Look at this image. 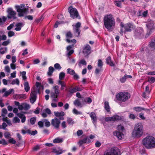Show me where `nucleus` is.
<instances>
[{
  "mask_svg": "<svg viewBox=\"0 0 155 155\" xmlns=\"http://www.w3.org/2000/svg\"><path fill=\"white\" fill-rule=\"evenodd\" d=\"M104 23L105 28L109 31H112L114 28L115 21L113 16L110 14L107 15L104 18Z\"/></svg>",
  "mask_w": 155,
  "mask_h": 155,
  "instance_id": "f257e3e1",
  "label": "nucleus"
},
{
  "mask_svg": "<svg viewBox=\"0 0 155 155\" xmlns=\"http://www.w3.org/2000/svg\"><path fill=\"white\" fill-rule=\"evenodd\" d=\"M143 128L142 124L141 123H137L135 126L132 133V136L134 138H139L143 134Z\"/></svg>",
  "mask_w": 155,
  "mask_h": 155,
  "instance_id": "f03ea898",
  "label": "nucleus"
},
{
  "mask_svg": "<svg viewBox=\"0 0 155 155\" xmlns=\"http://www.w3.org/2000/svg\"><path fill=\"white\" fill-rule=\"evenodd\" d=\"M143 145L147 149L155 148V138L151 136H148L142 140Z\"/></svg>",
  "mask_w": 155,
  "mask_h": 155,
  "instance_id": "7ed1b4c3",
  "label": "nucleus"
},
{
  "mask_svg": "<svg viewBox=\"0 0 155 155\" xmlns=\"http://www.w3.org/2000/svg\"><path fill=\"white\" fill-rule=\"evenodd\" d=\"M130 97V94L126 92H121L117 94L116 96L117 100L121 102H125Z\"/></svg>",
  "mask_w": 155,
  "mask_h": 155,
  "instance_id": "20e7f679",
  "label": "nucleus"
},
{
  "mask_svg": "<svg viewBox=\"0 0 155 155\" xmlns=\"http://www.w3.org/2000/svg\"><path fill=\"white\" fill-rule=\"evenodd\" d=\"M17 12L18 13V16L19 17H23L25 15H26L28 9L25 8L24 4H21L20 5H17L15 6Z\"/></svg>",
  "mask_w": 155,
  "mask_h": 155,
  "instance_id": "39448f33",
  "label": "nucleus"
},
{
  "mask_svg": "<svg viewBox=\"0 0 155 155\" xmlns=\"http://www.w3.org/2000/svg\"><path fill=\"white\" fill-rule=\"evenodd\" d=\"M120 26L121 27L124 28V32H130L135 28V26L130 23H128L124 25L122 22L120 24Z\"/></svg>",
  "mask_w": 155,
  "mask_h": 155,
  "instance_id": "423d86ee",
  "label": "nucleus"
},
{
  "mask_svg": "<svg viewBox=\"0 0 155 155\" xmlns=\"http://www.w3.org/2000/svg\"><path fill=\"white\" fill-rule=\"evenodd\" d=\"M8 13L7 17L8 19L12 18L15 19L17 18L16 16V12L14 11L12 8H8L7 10Z\"/></svg>",
  "mask_w": 155,
  "mask_h": 155,
  "instance_id": "0eeeda50",
  "label": "nucleus"
},
{
  "mask_svg": "<svg viewBox=\"0 0 155 155\" xmlns=\"http://www.w3.org/2000/svg\"><path fill=\"white\" fill-rule=\"evenodd\" d=\"M68 11L70 15V17L74 19L78 17V13L77 9L74 8H73L72 6L68 8Z\"/></svg>",
  "mask_w": 155,
  "mask_h": 155,
  "instance_id": "6e6552de",
  "label": "nucleus"
},
{
  "mask_svg": "<svg viewBox=\"0 0 155 155\" xmlns=\"http://www.w3.org/2000/svg\"><path fill=\"white\" fill-rule=\"evenodd\" d=\"M119 150L117 147L112 148L110 150L107 152L104 155H118Z\"/></svg>",
  "mask_w": 155,
  "mask_h": 155,
  "instance_id": "1a4fd4ad",
  "label": "nucleus"
},
{
  "mask_svg": "<svg viewBox=\"0 0 155 155\" xmlns=\"http://www.w3.org/2000/svg\"><path fill=\"white\" fill-rule=\"evenodd\" d=\"M121 117L117 115H115L113 117H107L105 118L106 122L115 121H118L121 119Z\"/></svg>",
  "mask_w": 155,
  "mask_h": 155,
  "instance_id": "9d476101",
  "label": "nucleus"
},
{
  "mask_svg": "<svg viewBox=\"0 0 155 155\" xmlns=\"http://www.w3.org/2000/svg\"><path fill=\"white\" fill-rule=\"evenodd\" d=\"M91 48L90 46L88 44L86 45L83 48V53L85 57L87 56L91 53Z\"/></svg>",
  "mask_w": 155,
  "mask_h": 155,
  "instance_id": "9b49d317",
  "label": "nucleus"
},
{
  "mask_svg": "<svg viewBox=\"0 0 155 155\" xmlns=\"http://www.w3.org/2000/svg\"><path fill=\"white\" fill-rule=\"evenodd\" d=\"M61 122L57 118L55 117L54 119H52L51 121V125L54 127L56 129H58Z\"/></svg>",
  "mask_w": 155,
  "mask_h": 155,
  "instance_id": "f8f14e48",
  "label": "nucleus"
},
{
  "mask_svg": "<svg viewBox=\"0 0 155 155\" xmlns=\"http://www.w3.org/2000/svg\"><path fill=\"white\" fill-rule=\"evenodd\" d=\"M37 98V94L35 91L31 92L30 96V100L32 103H34L36 101Z\"/></svg>",
  "mask_w": 155,
  "mask_h": 155,
  "instance_id": "ddd939ff",
  "label": "nucleus"
},
{
  "mask_svg": "<svg viewBox=\"0 0 155 155\" xmlns=\"http://www.w3.org/2000/svg\"><path fill=\"white\" fill-rule=\"evenodd\" d=\"M146 25L148 29L150 31L154 30L153 26V21L152 20H150L148 21L146 24Z\"/></svg>",
  "mask_w": 155,
  "mask_h": 155,
  "instance_id": "4468645a",
  "label": "nucleus"
},
{
  "mask_svg": "<svg viewBox=\"0 0 155 155\" xmlns=\"http://www.w3.org/2000/svg\"><path fill=\"white\" fill-rule=\"evenodd\" d=\"M90 117L91 118L92 123L94 125H96L97 122V117L95 113L92 112L90 114Z\"/></svg>",
  "mask_w": 155,
  "mask_h": 155,
  "instance_id": "2eb2a0df",
  "label": "nucleus"
},
{
  "mask_svg": "<svg viewBox=\"0 0 155 155\" xmlns=\"http://www.w3.org/2000/svg\"><path fill=\"white\" fill-rule=\"evenodd\" d=\"M69 89V90L68 91L71 94H72L77 91H80L82 90V89L81 88L79 87H78L77 86H75L73 88H70Z\"/></svg>",
  "mask_w": 155,
  "mask_h": 155,
  "instance_id": "dca6fc26",
  "label": "nucleus"
},
{
  "mask_svg": "<svg viewBox=\"0 0 155 155\" xmlns=\"http://www.w3.org/2000/svg\"><path fill=\"white\" fill-rule=\"evenodd\" d=\"M132 77V76L130 75L125 74L123 77L120 78V80L121 83H123L126 81L127 78H131Z\"/></svg>",
  "mask_w": 155,
  "mask_h": 155,
  "instance_id": "f3484780",
  "label": "nucleus"
},
{
  "mask_svg": "<svg viewBox=\"0 0 155 155\" xmlns=\"http://www.w3.org/2000/svg\"><path fill=\"white\" fill-rule=\"evenodd\" d=\"M114 135L116 136L119 140H121L122 138V137L123 135L122 132L117 131H115L114 132Z\"/></svg>",
  "mask_w": 155,
  "mask_h": 155,
  "instance_id": "a211bd4d",
  "label": "nucleus"
},
{
  "mask_svg": "<svg viewBox=\"0 0 155 155\" xmlns=\"http://www.w3.org/2000/svg\"><path fill=\"white\" fill-rule=\"evenodd\" d=\"M106 62L107 64L112 67L114 66V64L111 61V58L110 56H108L106 58Z\"/></svg>",
  "mask_w": 155,
  "mask_h": 155,
  "instance_id": "6ab92c4d",
  "label": "nucleus"
},
{
  "mask_svg": "<svg viewBox=\"0 0 155 155\" xmlns=\"http://www.w3.org/2000/svg\"><path fill=\"white\" fill-rule=\"evenodd\" d=\"M59 94L52 92L51 94V97L53 98V101L54 102H57L58 100L57 99L59 96Z\"/></svg>",
  "mask_w": 155,
  "mask_h": 155,
  "instance_id": "aec40b11",
  "label": "nucleus"
},
{
  "mask_svg": "<svg viewBox=\"0 0 155 155\" xmlns=\"http://www.w3.org/2000/svg\"><path fill=\"white\" fill-rule=\"evenodd\" d=\"M59 85H61L60 88L61 90V91L63 90L64 89V87H66V84L65 82L64 81L61 80H59L58 82Z\"/></svg>",
  "mask_w": 155,
  "mask_h": 155,
  "instance_id": "412c9836",
  "label": "nucleus"
},
{
  "mask_svg": "<svg viewBox=\"0 0 155 155\" xmlns=\"http://www.w3.org/2000/svg\"><path fill=\"white\" fill-rule=\"evenodd\" d=\"M104 108L107 112H109L110 111V108L109 105V102L106 101L104 103Z\"/></svg>",
  "mask_w": 155,
  "mask_h": 155,
  "instance_id": "4be33fe9",
  "label": "nucleus"
},
{
  "mask_svg": "<svg viewBox=\"0 0 155 155\" xmlns=\"http://www.w3.org/2000/svg\"><path fill=\"white\" fill-rule=\"evenodd\" d=\"M54 70V69L53 67L51 66L49 67L48 68V71L47 73L48 75L49 76H51Z\"/></svg>",
  "mask_w": 155,
  "mask_h": 155,
  "instance_id": "5701e85b",
  "label": "nucleus"
},
{
  "mask_svg": "<svg viewBox=\"0 0 155 155\" xmlns=\"http://www.w3.org/2000/svg\"><path fill=\"white\" fill-rule=\"evenodd\" d=\"M24 85L25 90L26 92H28L29 91L30 88L28 81L25 82L24 84Z\"/></svg>",
  "mask_w": 155,
  "mask_h": 155,
  "instance_id": "b1692460",
  "label": "nucleus"
},
{
  "mask_svg": "<svg viewBox=\"0 0 155 155\" xmlns=\"http://www.w3.org/2000/svg\"><path fill=\"white\" fill-rule=\"evenodd\" d=\"M25 96L23 94H17L16 95L15 97L16 99L19 100H21L23 99H25L24 98Z\"/></svg>",
  "mask_w": 155,
  "mask_h": 155,
  "instance_id": "393cba45",
  "label": "nucleus"
},
{
  "mask_svg": "<svg viewBox=\"0 0 155 155\" xmlns=\"http://www.w3.org/2000/svg\"><path fill=\"white\" fill-rule=\"evenodd\" d=\"M145 108L140 107H134L133 108V110L138 112H140L143 110H144Z\"/></svg>",
  "mask_w": 155,
  "mask_h": 155,
  "instance_id": "a878e982",
  "label": "nucleus"
},
{
  "mask_svg": "<svg viewBox=\"0 0 155 155\" xmlns=\"http://www.w3.org/2000/svg\"><path fill=\"white\" fill-rule=\"evenodd\" d=\"M14 91V90L13 89H10L9 90L6 91L4 93V96L5 97H7L9 95L11 94Z\"/></svg>",
  "mask_w": 155,
  "mask_h": 155,
  "instance_id": "bb28decb",
  "label": "nucleus"
},
{
  "mask_svg": "<svg viewBox=\"0 0 155 155\" xmlns=\"http://www.w3.org/2000/svg\"><path fill=\"white\" fill-rule=\"evenodd\" d=\"M142 29L140 28H137L135 31V34L137 36L140 35L142 33Z\"/></svg>",
  "mask_w": 155,
  "mask_h": 155,
  "instance_id": "cd10ccee",
  "label": "nucleus"
},
{
  "mask_svg": "<svg viewBox=\"0 0 155 155\" xmlns=\"http://www.w3.org/2000/svg\"><path fill=\"white\" fill-rule=\"evenodd\" d=\"M74 104L75 105L78 106H81V105L80 101L78 99H77L74 101Z\"/></svg>",
  "mask_w": 155,
  "mask_h": 155,
  "instance_id": "c85d7f7f",
  "label": "nucleus"
},
{
  "mask_svg": "<svg viewBox=\"0 0 155 155\" xmlns=\"http://www.w3.org/2000/svg\"><path fill=\"white\" fill-rule=\"evenodd\" d=\"M67 73L70 74L71 75H73L75 74L74 71V70L71 69L70 68H69L67 69Z\"/></svg>",
  "mask_w": 155,
  "mask_h": 155,
  "instance_id": "c756f323",
  "label": "nucleus"
},
{
  "mask_svg": "<svg viewBox=\"0 0 155 155\" xmlns=\"http://www.w3.org/2000/svg\"><path fill=\"white\" fill-rule=\"evenodd\" d=\"M53 88L54 89V92L55 93H57L58 94H60V90H59V87L58 85H56L53 87Z\"/></svg>",
  "mask_w": 155,
  "mask_h": 155,
  "instance_id": "7c9ffc66",
  "label": "nucleus"
},
{
  "mask_svg": "<svg viewBox=\"0 0 155 155\" xmlns=\"http://www.w3.org/2000/svg\"><path fill=\"white\" fill-rule=\"evenodd\" d=\"M65 74L63 72H61L59 74V80L62 81L63 80L65 76Z\"/></svg>",
  "mask_w": 155,
  "mask_h": 155,
  "instance_id": "2f4dec72",
  "label": "nucleus"
},
{
  "mask_svg": "<svg viewBox=\"0 0 155 155\" xmlns=\"http://www.w3.org/2000/svg\"><path fill=\"white\" fill-rule=\"evenodd\" d=\"M84 102L86 103L90 104L92 102V99L89 97H87L84 98Z\"/></svg>",
  "mask_w": 155,
  "mask_h": 155,
  "instance_id": "473e14b6",
  "label": "nucleus"
},
{
  "mask_svg": "<svg viewBox=\"0 0 155 155\" xmlns=\"http://www.w3.org/2000/svg\"><path fill=\"white\" fill-rule=\"evenodd\" d=\"M11 84L14 85L16 84L17 85H19V81L18 79L16 78L15 79L13 80L11 83Z\"/></svg>",
  "mask_w": 155,
  "mask_h": 155,
  "instance_id": "72a5a7b5",
  "label": "nucleus"
},
{
  "mask_svg": "<svg viewBox=\"0 0 155 155\" xmlns=\"http://www.w3.org/2000/svg\"><path fill=\"white\" fill-rule=\"evenodd\" d=\"M63 142V140L62 139H60L58 138L55 139L53 141L54 143H62Z\"/></svg>",
  "mask_w": 155,
  "mask_h": 155,
  "instance_id": "f704fd0d",
  "label": "nucleus"
},
{
  "mask_svg": "<svg viewBox=\"0 0 155 155\" xmlns=\"http://www.w3.org/2000/svg\"><path fill=\"white\" fill-rule=\"evenodd\" d=\"M7 19V18L5 16H3L2 19L0 18V25H2L3 23L5 22Z\"/></svg>",
  "mask_w": 155,
  "mask_h": 155,
  "instance_id": "c9c22d12",
  "label": "nucleus"
},
{
  "mask_svg": "<svg viewBox=\"0 0 155 155\" xmlns=\"http://www.w3.org/2000/svg\"><path fill=\"white\" fill-rule=\"evenodd\" d=\"M103 62L101 59H98V61L97 66L100 68H102L103 66Z\"/></svg>",
  "mask_w": 155,
  "mask_h": 155,
  "instance_id": "e433bc0d",
  "label": "nucleus"
},
{
  "mask_svg": "<svg viewBox=\"0 0 155 155\" xmlns=\"http://www.w3.org/2000/svg\"><path fill=\"white\" fill-rule=\"evenodd\" d=\"M66 37L67 39L71 38L73 37V35L71 31H69L66 34Z\"/></svg>",
  "mask_w": 155,
  "mask_h": 155,
  "instance_id": "4c0bfd02",
  "label": "nucleus"
},
{
  "mask_svg": "<svg viewBox=\"0 0 155 155\" xmlns=\"http://www.w3.org/2000/svg\"><path fill=\"white\" fill-rule=\"evenodd\" d=\"M7 49L6 47L1 48H0V53L1 54H4L7 51Z\"/></svg>",
  "mask_w": 155,
  "mask_h": 155,
  "instance_id": "58836bf2",
  "label": "nucleus"
},
{
  "mask_svg": "<svg viewBox=\"0 0 155 155\" xmlns=\"http://www.w3.org/2000/svg\"><path fill=\"white\" fill-rule=\"evenodd\" d=\"M54 67L55 69L58 70V71H60L62 68L60 64L58 63L55 64H54Z\"/></svg>",
  "mask_w": 155,
  "mask_h": 155,
  "instance_id": "ea45409f",
  "label": "nucleus"
},
{
  "mask_svg": "<svg viewBox=\"0 0 155 155\" xmlns=\"http://www.w3.org/2000/svg\"><path fill=\"white\" fill-rule=\"evenodd\" d=\"M81 64L86 65L87 64L86 61L84 59L81 60L78 63L79 66H81Z\"/></svg>",
  "mask_w": 155,
  "mask_h": 155,
  "instance_id": "a19ab883",
  "label": "nucleus"
},
{
  "mask_svg": "<svg viewBox=\"0 0 155 155\" xmlns=\"http://www.w3.org/2000/svg\"><path fill=\"white\" fill-rule=\"evenodd\" d=\"M7 113V111L6 108H4L2 109L1 116L2 117H4L5 115Z\"/></svg>",
  "mask_w": 155,
  "mask_h": 155,
  "instance_id": "79ce46f5",
  "label": "nucleus"
},
{
  "mask_svg": "<svg viewBox=\"0 0 155 155\" xmlns=\"http://www.w3.org/2000/svg\"><path fill=\"white\" fill-rule=\"evenodd\" d=\"M36 120V118L35 117H31L30 119V122L32 125L34 124Z\"/></svg>",
  "mask_w": 155,
  "mask_h": 155,
  "instance_id": "37998d69",
  "label": "nucleus"
},
{
  "mask_svg": "<svg viewBox=\"0 0 155 155\" xmlns=\"http://www.w3.org/2000/svg\"><path fill=\"white\" fill-rule=\"evenodd\" d=\"M73 113L76 115L82 114V112H81L78 111V110H77L75 108H74L73 109Z\"/></svg>",
  "mask_w": 155,
  "mask_h": 155,
  "instance_id": "c03bdc74",
  "label": "nucleus"
},
{
  "mask_svg": "<svg viewBox=\"0 0 155 155\" xmlns=\"http://www.w3.org/2000/svg\"><path fill=\"white\" fill-rule=\"evenodd\" d=\"M67 122L69 124H73L74 123L73 119L71 118H68Z\"/></svg>",
  "mask_w": 155,
  "mask_h": 155,
  "instance_id": "a18cd8bd",
  "label": "nucleus"
},
{
  "mask_svg": "<svg viewBox=\"0 0 155 155\" xmlns=\"http://www.w3.org/2000/svg\"><path fill=\"white\" fill-rule=\"evenodd\" d=\"M85 143L88 144L91 142V140L87 137H85L83 139Z\"/></svg>",
  "mask_w": 155,
  "mask_h": 155,
  "instance_id": "49530a36",
  "label": "nucleus"
},
{
  "mask_svg": "<svg viewBox=\"0 0 155 155\" xmlns=\"http://www.w3.org/2000/svg\"><path fill=\"white\" fill-rule=\"evenodd\" d=\"M4 136L5 138L8 139L10 137L11 134L9 132H6L4 133Z\"/></svg>",
  "mask_w": 155,
  "mask_h": 155,
  "instance_id": "de8ad7c7",
  "label": "nucleus"
},
{
  "mask_svg": "<svg viewBox=\"0 0 155 155\" xmlns=\"http://www.w3.org/2000/svg\"><path fill=\"white\" fill-rule=\"evenodd\" d=\"M66 41L68 43L71 42L72 43H73L74 44H75L76 43V40L75 39H73L71 40H70L68 39H66Z\"/></svg>",
  "mask_w": 155,
  "mask_h": 155,
  "instance_id": "09e8293b",
  "label": "nucleus"
},
{
  "mask_svg": "<svg viewBox=\"0 0 155 155\" xmlns=\"http://www.w3.org/2000/svg\"><path fill=\"white\" fill-rule=\"evenodd\" d=\"M148 81L151 83H153L155 81V78L151 77L148 79Z\"/></svg>",
  "mask_w": 155,
  "mask_h": 155,
  "instance_id": "8fccbe9b",
  "label": "nucleus"
},
{
  "mask_svg": "<svg viewBox=\"0 0 155 155\" xmlns=\"http://www.w3.org/2000/svg\"><path fill=\"white\" fill-rule=\"evenodd\" d=\"M52 152L54 153H55L57 154H60L63 153L62 151H60L58 150H57L56 149H53Z\"/></svg>",
  "mask_w": 155,
  "mask_h": 155,
  "instance_id": "3c124183",
  "label": "nucleus"
},
{
  "mask_svg": "<svg viewBox=\"0 0 155 155\" xmlns=\"http://www.w3.org/2000/svg\"><path fill=\"white\" fill-rule=\"evenodd\" d=\"M150 47L155 49V40L151 41L150 44Z\"/></svg>",
  "mask_w": 155,
  "mask_h": 155,
  "instance_id": "603ef678",
  "label": "nucleus"
},
{
  "mask_svg": "<svg viewBox=\"0 0 155 155\" xmlns=\"http://www.w3.org/2000/svg\"><path fill=\"white\" fill-rule=\"evenodd\" d=\"M8 142L11 143L15 144L16 143V141L13 138H11L8 140Z\"/></svg>",
  "mask_w": 155,
  "mask_h": 155,
  "instance_id": "864d4df0",
  "label": "nucleus"
},
{
  "mask_svg": "<svg viewBox=\"0 0 155 155\" xmlns=\"http://www.w3.org/2000/svg\"><path fill=\"white\" fill-rule=\"evenodd\" d=\"M115 4L116 6L118 7H121V3L120 1H115Z\"/></svg>",
  "mask_w": 155,
  "mask_h": 155,
  "instance_id": "5fc2aeb1",
  "label": "nucleus"
},
{
  "mask_svg": "<svg viewBox=\"0 0 155 155\" xmlns=\"http://www.w3.org/2000/svg\"><path fill=\"white\" fill-rule=\"evenodd\" d=\"M15 35V33L13 31H9L8 32V36L11 37Z\"/></svg>",
  "mask_w": 155,
  "mask_h": 155,
  "instance_id": "6e6d98bb",
  "label": "nucleus"
},
{
  "mask_svg": "<svg viewBox=\"0 0 155 155\" xmlns=\"http://www.w3.org/2000/svg\"><path fill=\"white\" fill-rule=\"evenodd\" d=\"M139 117L142 120H145V117L144 116V113H140L139 114Z\"/></svg>",
  "mask_w": 155,
  "mask_h": 155,
  "instance_id": "4d7b16f0",
  "label": "nucleus"
},
{
  "mask_svg": "<svg viewBox=\"0 0 155 155\" xmlns=\"http://www.w3.org/2000/svg\"><path fill=\"white\" fill-rule=\"evenodd\" d=\"M28 18L29 20H32L33 19V17L31 15H28L26 16L25 17V19Z\"/></svg>",
  "mask_w": 155,
  "mask_h": 155,
  "instance_id": "13d9d810",
  "label": "nucleus"
},
{
  "mask_svg": "<svg viewBox=\"0 0 155 155\" xmlns=\"http://www.w3.org/2000/svg\"><path fill=\"white\" fill-rule=\"evenodd\" d=\"M62 22L61 21H57L54 26V27L55 28H57L58 27L59 24H60Z\"/></svg>",
  "mask_w": 155,
  "mask_h": 155,
  "instance_id": "bf43d9fd",
  "label": "nucleus"
},
{
  "mask_svg": "<svg viewBox=\"0 0 155 155\" xmlns=\"http://www.w3.org/2000/svg\"><path fill=\"white\" fill-rule=\"evenodd\" d=\"M83 132L81 130H78L77 132V135L78 136H79L83 134Z\"/></svg>",
  "mask_w": 155,
  "mask_h": 155,
  "instance_id": "052dcab7",
  "label": "nucleus"
},
{
  "mask_svg": "<svg viewBox=\"0 0 155 155\" xmlns=\"http://www.w3.org/2000/svg\"><path fill=\"white\" fill-rule=\"evenodd\" d=\"M102 68H96L95 69V73L96 74H99V72L101 71V70Z\"/></svg>",
  "mask_w": 155,
  "mask_h": 155,
  "instance_id": "680f3d73",
  "label": "nucleus"
},
{
  "mask_svg": "<svg viewBox=\"0 0 155 155\" xmlns=\"http://www.w3.org/2000/svg\"><path fill=\"white\" fill-rule=\"evenodd\" d=\"M117 130L119 131L121 130L123 131L124 129V127L121 125H119L117 127Z\"/></svg>",
  "mask_w": 155,
  "mask_h": 155,
  "instance_id": "e2e57ef3",
  "label": "nucleus"
},
{
  "mask_svg": "<svg viewBox=\"0 0 155 155\" xmlns=\"http://www.w3.org/2000/svg\"><path fill=\"white\" fill-rule=\"evenodd\" d=\"M129 117L130 119L134 120L135 118L136 117L134 114H130L129 115Z\"/></svg>",
  "mask_w": 155,
  "mask_h": 155,
  "instance_id": "0e129e2a",
  "label": "nucleus"
},
{
  "mask_svg": "<svg viewBox=\"0 0 155 155\" xmlns=\"http://www.w3.org/2000/svg\"><path fill=\"white\" fill-rule=\"evenodd\" d=\"M14 120L15 122V123H19L20 122V119L17 117H15L14 118Z\"/></svg>",
  "mask_w": 155,
  "mask_h": 155,
  "instance_id": "69168bd1",
  "label": "nucleus"
},
{
  "mask_svg": "<svg viewBox=\"0 0 155 155\" xmlns=\"http://www.w3.org/2000/svg\"><path fill=\"white\" fill-rule=\"evenodd\" d=\"M40 108L37 107L34 112L35 114H38L40 113Z\"/></svg>",
  "mask_w": 155,
  "mask_h": 155,
  "instance_id": "338daca9",
  "label": "nucleus"
},
{
  "mask_svg": "<svg viewBox=\"0 0 155 155\" xmlns=\"http://www.w3.org/2000/svg\"><path fill=\"white\" fill-rule=\"evenodd\" d=\"M24 108L25 110H27L30 108V105L28 104H25V105Z\"/></svg>",
  "mask_w": 155,
  "mask_h": 155,
  "instance_id": "774afa93",
  "label": "nucleus"
}]
</instances>
